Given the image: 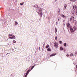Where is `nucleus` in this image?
Returning a JSON list of instances; mask_svg holds the SVG:
<instances>
[{"label":"nucleus","instance_id":"nucleus-1","mask_svg":"<svg viewBox=\"0 0 77 77\" xmlns=\"http://www.w3.org/2000/svg\"><path fill=\"white\" fill-rule=\"evenodd\" d=\"M70 30L71 31V32H74L77 29V28L76 27H73V28H72V27H70Z\"/></svg>","mask_w":77,"mask_h":77},{"label":"nucleus","instance_id":"nucleus-2","mask_svg":"<svg viewBox=\"0 0 77 77\" xmlns=\"http://www.w3.org/2000/svg\"><path fill=\"white\" fill-rule=\"evenodd\" d=\"M54 47H55L56 48H57L58 47V43L56 42H55L54 43Z\"/></svg>","mask_w":77,"mask_h":77},{"label":"nucleus","instance_id":"nucleus-3","mask_svg":"<svg viewBox=\"0 0 77 77\" xmlns=\"http://www.w3.org/2000/svg\"><path fill=\"white\" fill-rule=\"evenodd\" d=\"M74 17L73 16H72L70 18V21H73V23H75L74 22H75L76 21L75 20H74Z\"/></svg>","mask_w":77,"mask_h":77},{"label":"nucleus","instance_id":"nucleus-4","mask_svg":"<svg viewBox=\"0 0 77 77\" xmlns=\"http://www.w3.org/2000/svg\"><path fill=\"white\" fill-rule=\"evenodd\" d=\"M66 25L68 27V28H69L70 29V27H71V26H70V24L69 23H67L66 24Z\"/></svg>","mask_w":77,"mask_h":77},{"label":"nucleus","instance_id":"nucleus-5","mask_svg":"<svg viewBox=\"0 0 77 77\" xmlns=\"http://www.w3.org/2000/svg\"><path fill=\"white\" fill-rule=\"evenodd\" d=\"M15 36L14 35H13L12 37H9L8 39H15Z\"/></svg>","mask_w":77,"mask_h":77},{"label":"nucleus","instance_id":"nucleus-6","mask_svg":"<svg viewBox=\"0 0 77 77\" xmlns=\"http://www.w3.org/2000/svg\"><path fill=\"white\" fill-rule=\"evenodd\" d=\"M56 55V54H52L51 55H50V57H52V56H55V55Z\"/></svg>","mask_w":77,"mask_h":77},{"label":"nucleus","instance_id":"nucleus-7","mask_svg":"<svg viewBox=\"0 0 77 77\" xmlns=\"http://www.w3.org/2000/svg\"><path fill=\"white\" fill-rule=\"evenodd\" d=\"M61 17H62L63 18H66V16L63 14H61Z\"/></svg>","mask_w":77,"mask_h":77},{"label":"nucleus","instance_id":"nucleus-8","mask_svg":"<svg viewBox=\"0 0 77 77\" xmlns=\"http://www.w3.org/2000/svg\"><path fill=\"white\" fill-rule=\"evenodd\" d=\"M64 7L65 8L64 9H66V7H67V5L66 4H64Z\"/></svg>","mask_w":77,"mask_h":77},{"label":"nucleus","instance_id":"nucleus-9","mask_svg":"<svg viewBox=\"0 0 77 77\" xmlns=\"http://www.w3.org/2000/svg\"><path fill=\"white\" fill-rule=\"evenodd\" d=\"M74 9L75 10L77 8V6L75 5H74L73 6Z\"/></svg>","mask_w":77,"mask_h":77},{"label":"nucleus","instance_id":"nucleus-10","mask_svg":"<svg viewBox=\"0 0 77 77\" xmlns=\"http://www.w3.org/2000/svg\"><path fill=\"white\" fill-rule=\"evenodd\" d=\"M47 51H51V49H50V48H48L47 49Z\"/></svg>","mask_w":77,"mask_h":77},{"label":"nucleus","instance_id":"nucleus-11","mask_svg":"<svg viewBox=\"0 0 77 77\" xmlns=\"http://www.w3.org/2000/svg\"><path fill=\"white\" fill-rule=\"evenodd\" d=\"M38 11H39V12H41L42 11H41V8H39L38 10Z\"/></svg>","mask_w":77,"mask_h":77},{"label":"nucleus","instance_id":"nucleus-12","mask_svg":"<svg viewBox=\"0 0 77 77\" xmlns=\"http://www.w3.org/2000/svg\"><path fill=\"white\" fill-rule=\"evenodd\" d=\"M64 47H66V43H64Z\"/></svg>","mask_w":77,"mask_h":77},{"label":"nucleus","instance_id":"nucleus-13","mask_svg":"<svg viewBox=\"0 0 77 77\" xmlns=\"http://www.w3.org/2000/svg\"><path fill=\"white\" fill-rule=\"evenodd\" d=\"M15 26L16 25H17L18 24V22H17L15 21Z\"/></svg>","mask_w":77,"mask_h":77},{"label":"nucleus","instance_id":"nucleus-14","mask_svg":"<svg viewBox=\"0 0 77 77\" xmlns=\"http://www.w3.org/2000/svg\"><path fill=\"white\" fill-rule=\"evenodd\" d=\"M12 36V34H9L8 35V37H10V36Z\"/></svg>","mask_w":77,"mask_h":77},{"label":"nucleus","instance_id":"nucleus-15","mask_svg":"<svg viewBox=\"0 0 77 77\" xmlns=\"http://www.w3.org/2000/svg\"><path fill=\"white\" fill-rule=\"evenodd\" d=\"M48 47H49V45H47L46 46V48H48Z\"/></svg>","mask_w":77,"mask_h":77},{"label":"nucleus","instance_id":"nucleus-16","mask_svg":"<svg viewBox=\"0 0 77 77\" xmlns=\"http://www.w3.org/2000/svg\"><path fill=\"white\" fill-rule=\"evenodd\" d=\"M71 56H74V54H72V53L71 54L69 55V56H70V57H71Z\"/></svg>","mask_w":77,"mask_h":77},{"label":"nucleus","instance_id":"nucleus-17","mask_svg":"<svg viewBox=\"0 0 77 77\" xmlns=\"http://www.w3.org/2000/svg\"><path fill=\"white\" fill-rule=\"evenodd\" d=\"M60 50H63V48H62V47H61L60 48Z\"/></svg>","mask_w":77,"mask_h":77},{"label":"nucleus","instance_id":"nucleus-18","mask_svg":"<svg viewBox=\"0 0 77 77\" xmlns=\"http://www.w3.org/2000/svg\"><path fill=\"white\" fill-rule=\"evenodd\" d=\"M29 71H30V70H28V71H27L26 72V74H29Z\"/></svg>","mask_w":77,"mask_h":77},{"label":"nucleus","instance_id":"nucleus-19","mask_svg":"<svg viewBox=\"0 0 77 77\" xmlns=\"http://www.w3.org/2000/svg\"><path fill=\"white\" fill-rule=\"evenodd\" d=\"M24 4V2L23 3H21L20 4V5H23V4Z\"/></svg>","mask_w":77,"mask_h":77},{"label":"nucleus","instance_id":"nucleus-20","mask_svg":"<svg viewBox=\"0 0 77 77\" xmlns=\"http://www.w3.org/2000/svg\"><path fill=\"white\" fill-rule=\"evenodd\" d=\"M76 0H70V1H73L74 2H76Z\"/></svg>","mask_w":77,"mask_h":77},{"label":"nucleus","instance_id":"nucleus-21","mask_svg":"<svg viewBox=\"0 0 77 77\" xmlns=\"http://www.w3.org/2000/svg\"><path fill=\"white\" fill-rule=\"evenodd\" d=\"M75 14L76 15H77V9H76L75 11Z\"/></svg>","mask_w":77,"mask_h":77},{"label":"nucleus","instance_id":"nucleus-22","mask_svg":"<svg viewBox=\"0 0 77 77\" xmlns=\"http://www.w3.org/2000/svg\"><path fill=\"white\" fill-rule=\"evenodd\" d=\"M59 42H60V44H62V41H59Z\"/></svg>","mask_w":77,"mask_h":77},{"label":"nucleus","instance_id":"nucleus-23","mask_svg":"<svg viewBox=\"0 0 77 77\" xmlns=\"http://www.w3.org/2000/svg\"><path fill=\"white\" fill-rule=\"evenodd\" d=\"M28 73H26V74L25 75V77H27V76Z\"/></svg>","mask_w":77,"mask_h":77},{"label":"nucleus","instance_id":"nucleus-24","mask_svg":"<svg viewBox=\"0 0 77 77\" xmlns=\"http://www.w3.org/2000/svg\"><path fill=\"white\" fill-rule=\"evenodd\" d=\"M34 68V66H33L31 68V70L33 68Z\"/></svg>","mask_w":77,"mask_h":77},{"label":"nucleus","instance_id":"nucleus-25","mask_svg":"<svg viewBox=\"0 0 77 77\" xmlns=\"http://www.w3.org/2000/svg\"><path fill=\"white\" fill-rule=\"evenodd\" d=\"M72 14L73 15H74V11L72 12Z\"/></svg>","mask_w":77,"mask_h":77},{"label":"nucleus","instance_id":"nucleus-26","mask_svg":"<svg viewBox=\"0 0 77 77\" xmlns=\"http://www.w3.org/2000/svg\"><path fill=\"white\" fill-rule=\"evenodd\" d=\"M13 42H14V43H16V41H15V40H13Z\"/></svg>","mask_w":77,"mask_h":77},{"label":"nucleus","instance_id":"nucleus-27","mask_svg":"<svg viewBox=\"0 0 77 77\" xmlns=\"http://www.w3.org/2000/svg\"><path fill=\"white\" fill-rule=\"evenodd\" d=\"M55 30L56 33V32H57V29H56V28H55Z\"/></svg>","mask_w":77,"mask_h":77},{"label":"nucleus","instance_id":"nucleus-28","mask_svg":"<svg viewBox=\"0 0 77 77\" xmlns=\"http://www.w3.org/2000/svg\"><path fill=\"white\" fill-rule=\"evenodd\" d=\"M57 36H56L55 38V39H57Z\"/></svg>","mask_w":77,"mask_h":77},{"label":"nucleus","instance_id":"nucleus-29","mask_svg":"<svg viewBox=\"0 0 77 77\" xmlns=\"http://www.w3.org/2000/svg\"><path fill=\"white\" fill-rule=\"evenodd\" d=\"M69 54H67V55H66V56L67 57H68V56H69Z\"/></svg>","mask_w":77,"mask_h":77},{"label":"nucleus","instance_id":"nucleus-30","mask_svg":"<svg viewBox=\"0 0 77 77\" xmlns=\"http://www.w3.org/2000/svg\"><path fill=\"white\" fill-rule=\"evenodd\" d=\"M75 54H77V51L75 52Z\"/></svg>","mask_w":77,"mask_h":77},{"label":"nucleus","instance_id":"nucleus-31","mask_svg":"<svg viewBox=\"0 0 77 77\" xmlns=\"http://www.w3.org/2000/svg\"><path fill=\"white\" fill-rule=\"evenodd\" d=\"M58 12H60V9H59V11H58Z\"/></svg>","mask_w":77,"mask_h":77},{"label":"nucleus","instance_id":"nucleus-32","mask_svg":"<svg viewBox=\"0 0 77 77\" xmlns=\"http://www.w3.org/2000/svg\"><path fill=\"white\" fill-rule=\"evenodd\" d=\"M63 25H65V23H63Z\"/></svg>","mask_w":77,"mask_h":77},{"label":"nucleus","instance_id":"nucleus-33","mask_svg":"<svg viewBox=\"0 0 77 77\" xmlns=\"http://www.w3.org/2000/svg\"><path fill=\"white\" fill-rule=\"evenodd\" d=\"M65 20H64L63 21V22H65Z\"/></svg>","mask_w":77,"mask_h":77},{"label":"nucleus","instance_id":"nucleus-34","mask_svg":"<svg viewBox=\"0 0 77 77\" xmlns=\"http://www.w3.org/2000/svg\"><path fill=\"white\" fill-rule=\"evenodd\" d=\"M58 21H59V20H60L59 19H58Z\"/></svg>","mask_w":77,"mask_h":77},{"label":"nucleus","instance_id":"nucleus-35","mask_svg":"<svg viewBox=\"0 0 77 77\" xmlns=\"http://www.w3.org/2000/svg\"><path fill=\"white\" fill-rule=\"evenodd\" d=\"M8 54V53H7V54Z\"/></svg>","mask_w":77,"mask_h":77},{"label":"nucleus","instance_id":"nucleus-36","mask_svg":"<svg viewBox=\"0 0 77 77\" xmlns=\"http://www.w3.org/2000/svg\"><path fill=\"white\" fill-rule=\"evenodd\" d=\"M41 14H42V13H41Z\"/></svg>","mask_w":77,"mask_h":77}]
</instances>
